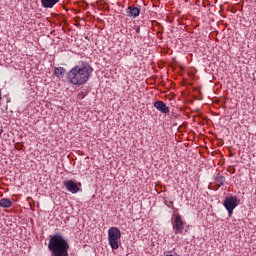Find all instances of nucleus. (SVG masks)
Listing matches in <instances>:
<instances>
[{"label": "nucleus", "instance_id": "f03ea898", "mask_svg": "<svg viewBox=\"0 0 256 256\" xmlns=\"http://www.w3.org/2000/svg\"><path fill=\"white\" fill-rule=\"evenodd\" d=\"M48 249L52 256H69V242L61 234L50 236Z\"/></svg>", "mask_w": 256, "mask_h": 256}, {"label": "nucleus", "instance_id": "0eeeda50", "mask_svg": "<svg viewBox=\"0 0 256 256\" xmlns=\"http://www.w3.org/2000/svg\"><path fill=\"white\" fill-rule=\"evenodd\" d=\"M127 17H132L133 19H137L139 15H141V6L131 5L126 9Z\"/></svg>", "mask_w": 256, "mask_h": 256}, {"label": "nucleus", "instance_id": "6e6552de", "mask_svg": "<svg viewBox=\"0 0 256 256\" xmlns=\"http://www.w3.org/2000/svg\"><path fill=\"white\" fill-rule=\"evenodd\" d=\"M154 107H155V109L160 111V113H164L165 115H167V113H169V107L163 101H159V100L155 101L154 102Z\"/></svg>", "mask_w": 256, "mask_h": 256}, {"label": "nucleus", "instance_id": "39448f33", "mask_svg": "<svg viewBox=\"0 0 256 256\" xmlns=\"http://www.w3.org/2000/svg\"><path fill=\"white\" fill-rule=\"evenodd\" d=\"M238 201L239 200L237 199L236 196H230L225 198L223 205L225 209L228 211L229 217H232L235 207L239 205Z\"/></svg>", "mask_w": 256, "mask_h": 256}, {"label": "nucleus", "instance_id": "423d86ee", "mask_svg": "<svg viewBox=\"0 0 256 256\" xmlns=\"http://www.w3.org/2000/svg\"><path fill=\"white\" fill-rule=\"evenodd\" d=\"M64 187H66L67 191L70 193H79L81 191V182L76 183L73 180L64 181Z\"/></svg>", "mask_w": 256, "mask_h": 256}, {"label": "nucleus", "instance_id": "1a4fd4ad", "mask_svg": "<svg viewBox=\"0 0 256 256\" xmlns=\"http://www.w3.org/2000/svg\"><path fill=\"white\" fill-rule=\"evenodd\" d=\"M44 9H53L54 5H57L61 0H40Z\"/></svg>", "mask_w": 256, "mask_h": 256}, {"label": "nucleus", "instance_id": "9d476101", "mask_svg": "<svg viewBox=\"0 0 256 256\" xmlns=\"http://www.w3.org/2000/svg\"><path fill=\"white\" fill-rule=\"evenodd\" d=\"M0 207L3 209H9L13 207V202L9 200V198H2L0 199Z\"/></svg>", "mask_w": 256, "mask_h": 256}, {"label": "nucleus", "instance_id": "9b49d317", "mask_svg": "<svg viewBox=\"0 0 256 256\" xmlns=\"http://www.w3.org/2000/svg\"><path fill=\"white\" fill-rule=\"evenodd\" d=\"M54 75L58 77V79H63L65 75V68L63 67H57L54 69Z\"/></svg>", "mask_w": 256, "mask_h": 256}, {"label": "nucleus", "instance_id": "7ed1b4c3", "mask_svg": "<svg viewBox=\"0 0 256 256\" xmlns=\"http://www.w3.org/2000/svg\"><path fill=\"white\" fill-rule=\"evenodd\" d=\"M186 225L187 222L183 221L180 214L173 216L172 227L175 235H185V233H187V229H185Z\"/></svg>", "mask_w": 256, "mask_h": 256}, {"label": "nucleus", "instance_id": "20e7f679", "mask_svg": "<svg viewBox=\"0 0 256 256\" xmlns=\"http://www.w3.org/2000/svg\"><path fill=\"white\" fill-rule=\"evenodd\" d=\"M121 239V230L117 227H111L108 230V241L112 249H119V240Z\"/></svg>", "mask_w": 256, "mask_h": 256}, {"label": "nucleus", "instance_id": "f8f14e48", "mask_svg": "<svg viewBox=\"0 0 256 256\" xmlns=\"http://www.w3.org/2000/svg\"><path fill=\"white\" fill-rule=\"evenodd\" d=\"M216 184L218 187H223V185H225V176L223 175L217 176Z\"/></svg>", "mask_w": 256, "mask_h": 256}, {"label": "nucleus", "instance_id": "2eb2a0df", "mask_svg": "<svg viewBox=\"0 0 256 256\" xmlns=\"http://www.w3.org/2000/svg\"><path fill=\"white\" fill-rule=\"evenodd\" d=\"M134 30L136 31V33H141V27L139 26H134Z\"/></svg>", "mask_w": 256, "mask_h": 256}, {"label": "nucleus", "instance_id": "4468645a", "mask_svg": "<svg viewBox=\"0 0 256 256\" xmlns=\"http://www.w3.org/2000/svg\"><path fill=\"white\" fill-rule=\"evenodd\" d=\"M86 96H87V94L85 92H80L78 94V99H85Z\"/></svg>", "mask_w": 256, "mask_h": 256}, {"label": "nucleus", "instance_id": "ddd939ff", "mask_svg": "<svg viewBox=\"0 0 256 256\" xmlns=\"http://www.w3.org/2000/svg\"><path fill=\"white\" fill-rule=\"evenodd\" d=\"M165 205L169 207L170 209H175V206L173 205V201H164Z\"/></svg>", "mask_w": 256, "mask_h": 256}, {"label": "nucleus", "instance_id": "f257e3e1", "mask_svg": "<svg viewBox=\"0 0 256 256\" xmlns=\"http://www.w3.org/2000/svg\"><path fill=\"white\" fill-rule=\"evenodd\" d=\"M93 73V68L87 62H79L68 72V81L72 85H85Z\"/></svg>", "mask_w": 256, "mask_h": 256}, {"label": "nucleus", "instance_id": "dca6fc26", "mask_svg": "<svg viewBox=\"0 0 256 256\" xmlns=\"http://www.w3.org/2000/svg\"><path fill=\"white\" fill-rule=\"evenodd\" d=\"M1 99H2V92H1V89H0V101H1Z\"/></svg>", "mask_w": 256, "mask_h": 256}]
</instances>
